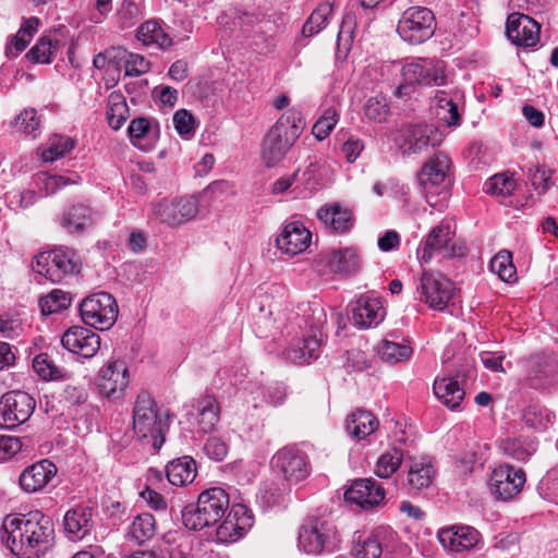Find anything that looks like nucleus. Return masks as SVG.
I'll use <instances>...</instances> for the list:
<instances>
[{
    "label": "nucleus",
    "instance_id": "obj_27",
    "mask_svg": "<svg viewBox=\"0 0 558 558\" xmlns=\"http://www.w3.org/2000/svg\"><path fill=\"white\" fill-rule=\"evenodd\" d=\"M312 233L299 221L287 223L276 239L277 247L289 256L303 253L311 244Z\"/></svg>",
    "mask_w": 558,
    "mask_h": 558
},
{
    "label": "nucleus",
    "instance_id": "obj_57",
    "mask_svg": "<svg viewBox=\"0 0 558 558\" xmlns=\"http://www.w3.org/2000/svg\"><path fill=\"white\" fill-rule=\"evenodd\" d=\"M34 182L43 196L54 194L62 186L76 183L75 180H71L63 175L48 174L47 172L38 173L35 177Z\"/></svg>",
    "mask_w": 558,
    "mask_h": 558
},
{
    "label": "nucleus",
    "instance_id": "obj_18",
    "mask_svg": "<svg viewBox=\"0 0 558 558\" xmlns=\"http://www.w3.org/2000/svg\"><path fill=\"white\" fill-rule=\"evenodd\" d=\"M253 525V517L243 505H234L223 515L216 529L215 541L221 544L234 543Z\"/></svg>",
    "mask_w": 558,
    "mask_h": 558
},
{
    "label": "nucleus",
    "instance_id": "obj_14",
    "mask_svg": "<svg viewBox=\"0 0 558 558\" xmlns=\"http://www.w3.org/2000/svg\"><path fill=\"white\" fill-rule=\"evenodd\" d=\"M129 383V368L122 360H110L98 372L97 388L99 393L107 399L122 398Z\"/></svg>",
    "mask_w": 558,
    "mask_h": 558
},
{
    "label": "nucleus",
    "instance_id": "obj_7",
    "mask_svg": "<svg viewBox=\"0 0 558 558\" xmlns=\"http://www.w3.org/2000/svg\"><path fill=\"white\" fill-rule=\"evenodd\" d=\"M33 269L51 282H60L65 277L80 271V262L74 251L61 246L50 252L39 253Z\"/></svg>",
    "mask_w": 558,
    "mask_h": 558
},
{
    "label": "nucleus",
    "instance_id": "obj_13",
    "mask_svg": "<svg viewBox=\"0 0 558 558\" xmlns=\"http://www.w3.org/2000/svg\"><path fill=\"white\" fill-rule=\"evenodd\" d=\"M271 465L289 485H295L306 480L311 473L308 457L294 446H287L278 450L271 459Z\"/></svg>",
    "mask_w": 558,
    "mask_h": 558
},
{
    "label": "nucleus",
    "instance_id": "obj_29",
    "mask_svg": "<svg viewBox=\"0 0 558 558\" xmlns=\"http://www.w3.org/2000/svg\"><path fill=\"white\" fill-rule=\"evenodd\" d=\"M94 508L87 505H77L64 514L63 523L68 537L81 541L87 536L94 526Z\"/></svg>",
    "mask_w": 558,
    "mask_h": 558
},
{
    "label": "nucleus",
    "instance_id": "obj_50",
    "mask_svg": "<svg viewBox=\"0 0 558 558\" xmlns=\"http://www.w3.org/2000/svg\"><path fill=\"white\" fill-rule=\"evenodd\" d=\"M75 146V142L63 135H53L47 142V147L41 150V158L46 162H52L64 157Z\"/></svg>",
    "mask_w": 558,
    "mask_h": 558
},
{
    "label": "nucleus",
    "instance_id": "obj_47",
    "mask_svg": "<svg viewBox=\"0 0 558 558\" xmlns=\"http://www.w3.org/2000/svg\"><path fill=\"white\" fill-rule=\"evenodd\" d=\"M144 12V0H123L116 13L117 23L120 28L125 29L134 26Z\"/></svg>",
    "mask_w": 558,
    "mask_h": 558
},
{
    "label": "nucleus",
    "instance_id": "obj_42",
    "mask_svg": "<svg viewBox=\"0 0 558 558\" xmlns=\"http://www.w3.org/2000/svg\"><path fill=\"white\" fill-rule=\"evenodd\" d=\"M332 14V2L324 1L319 3L317 8L311 13L308 19L305 21L302 28V34L306 37H311L318 34L328 25Z\"/></svg>",
    "mask_w": 558,
    "mask_h": 558
},
{
    "label": "nucleus",
    "instance_id": "obj_11",
    "mask_svg": "<svg viewBox=\"0 0 558 558\" xmlns=\"http://www.w3.org/2000/svg\"><path fill=\"white\" fill-rule=\"evenodd\" d=\"M336 529L328 522L317 518L310 519L300 529L298 546L311 555H320L333 548Z\"/></svg>",
    "mask_w": 558,
    "mask_h": 558
},
{
    "label": "nucleus",
    "instance_id": "obj_48",
    "mask_svg": "<svg viewBox=\"0 0 558 558\" xmlns=\"http://www.w3.org/2000/svg\"><path fill=\"white\" fill-rule=\"evenodd\" d=\"M156 520L153 514L148 512L136 515L128 532V536L137 543H143L155 535Z\"/></svg>",
    "mask_w": 558,
    "mask_h": 558
},
{
    "label": "nucleus",
    "instance_id": "obj_32",
    "mask_svg": "<svg viewBox=\"0 0 558 558\" xmlns=\"http://www.w3.org/2000/svg\"><path fill=\"white\" fill-rule=\"evenodd\" d=\"M317 218L327 229L337 233H343L353 226L352 211L336 203L322 207Z\"/></svg>",
    "mask_w": 558,
    "mask_h": 558
},
{
    "label": "nucleus",
    "instance_id": "obj_45",
    "mask_svg": "<svg viewBox=\"0 0 558 558\" xmlns=\"http://www.w3.org/2000/svg\"><path fill=\"white\" fill-rule=\"evenodd\" d=\"M522 420L529 428L543 432L554 424L555 414L546 407L531 404L523 410Z\"/></svg>",
    "mask_w": 558,
    "mask_h": 558
},
{
    "label": "nucleus",
    "instance_id": "obj_43",
    "mask_svg": "<svg viewBox=\"0 0 558 558\" xmlns=\"http://www.w3.org/2000/svg\"><path fill=\"white\" fill-rule=\"evenodd\" d=\"M198 428L202 433L211 432L219 422L220 408L213 396L203 397L197 403Z\"/></svg>",
    "mask_w": 558,
    "mask_h": 558
},
{
    "label": "nucleus",
    "instance_id": "obj_35",
    "mask_svg": "<svg viewBox=\"0 0 558 558\" xmlns=\"http://www.w3.org/2000/svg\"><path fill=\"white\" fill-rule=\"evenodd\" d=\"M378 425V420L373 415V413L363 409H357L348 416L345 428L352 438L363 440L375 433Z\"/></svg>",
    "mask_w": 558,
    "mask_h": 558
},
{
    "label": "nucleus",
    "instance_id": "obj_38",
    "mask_svg": "<svg viewBox=\"0 0 558 558\" xmlns=\"http://www.w3.org/2000/svg\"><path fill=\"white\" fill-rule=\"evenodd\" d=\"M538 442L532 437H507L499 442V449L504 454L524 462L537 450Z\"/></svg>",
    "mask_w": 558,
    "mask_h": 558
},
{
    "label": "nucleus",
    "instance_id": "obj_46",
    "mask_svg": "<svg viewBox=\"0 0 558 558\" xmlns=\"http://www.w3.org/2000/svg\"><path fill=\"white\" fill-rule=\"evenodd\" d=\"M412 348L408 343L383 340L377 349L380 360L389 365H396L410 360Z\"/></svg>",
    "mask_w": 558,
    "mask_h": 558
},
{
    "label": "nucleus",
    "instance_id": "obj_53",
    "mask_svg": "<svg viewBox=\"0 0 558 558\" xmlns=\"http://www.w3.org/2000/svg\"><path fill=\"white\" fill-rule=\"evenodd\" d=\"M515 189L517 182L509 172L495 174L485 183L487 193L501 198L512 195Z\"/></svg>",
    "mask_w": 558,
    "mask_h": 558
},
{
    "label": "nucleus",
    "instance_id": "obj_21",
    "mask_svg": "<svg viewBox=\"0 0 558 558\" xmlns=\"http://www.w3.org/2000/svg\"><path fill=\"white\" fill-rule=\"evenodd\" d=\"M385 496L384 487L374 478L355 480L344 493L345 501L364 510L380 506Z\"/></svg>",
    "mask_w": 558,
    "mask_h": 558
},
{
    "label": "nucleus",
    "instance_id": "obj_19",
    "mask_svg": "<svg viewBox=\"0 0 558 558\" xmlns=\"http://www.w3.org/2000/svg\"><path fill=\"white\" fill-rule=\"evenodd\" d=\"M454 232L448 221H441L426 236L424 243L417 248V258L421 263L427 264L432 260L435 252H442L446 256H454L456 248L452 244Z\"/></svg>",
    "mask_w": 558,
    "mask_h": 558
},
{
    "label": "nucleus",
    "instance_id": "obj_44",
    "mask_svg": "<svg viewBox=\"0 0 558 558\" xmlns=\"http://www.w3.org/2000/svg\"><path fill=\"white\" fill-rule=\"evenodd\" d=\"M322 344L320 337L316 332L303 339L302 343L287 350V357L298 364L310 363L318 356Z\"/></svg>",
    "mask_w": 558,
    "mask_h": 558
},
{
    "label": "nucleus",
    "instance_id": "obj_54",
    "mask_svg": "<svg viewBox=\"0 0 558 558\" xmlns=\"http://www.w3.org/2000/svg\"><path fill=\"white\" fill-rule=\"evenodd\" d=\"M33 369L43 380H58L65 377V371L54 364L47 353H40L33 360Z\"/></svg>",
    "mask_w": 558,
    "mask_h": 558
},
{
    "label": "nucleus",
    "instance_id": "obj_51",
    "mask_svg": "<svg viewBox=\"0 0 558 558\" xmlns=\"http://www.w3.org/2000/svg\"><path fill=\"white\" fill-rule=\"evenodd\" d=\"M58 49V40H52L50 36L43 35L36 45L27 52L26 57L33 63L48 64L52 61V56Z\"/></svg>",
    "mask_w": 558,
    "mask_h": 558
},
{
    "label": "nucleus",
    "instance_id": "obj_63",
    "mask_svg": "<svg viewBox=\"0 0 558 558\" xmlns=\"http://www.w3.org/2000/svg\"><path fill=\"white\" fill-rule=\"evenodd\" d=\"M22 439L15 436L0 435V463L7 462L22 451Z\"/></svg>",
    "mask_w": 558,
    "mask_h": 558
},
{
    "label": "nucleus",
    "instance_id": "obj_34",
    "mask_svg": "<svg viewBox=\"0 0 558 558\" xmlns=\"http://www.w3.org/2000/svg\"><path fill=\"white\" fill-rule=\"evenodd\" d=\"M433 389L437 399L450 410L458 409L465 396L464 388L456 377H437Z\"/></svg>",
    "mask_w": 558,
    "mask_h": 558
},
{
    "label": "nucleus",
    "instance_id": "obj_10",
    "mask_svg": "<svg viewBox=\"0 0 558 558\" xmlns=\"http://www.w3.org/2000/svg\"><path fill=\"white\" fill-rule=\"evenodd\" d=\"M449 168V157L438 151L428 158L417 172V182L423 190L426 202L432 207H436V202L433 199L435 195H447L445 181L448 177Z\"/></svg>",
    "mask_w": 558,
    "mask_h": 558
},
{
    "label": "nucleus",
    "instance_id": "obj_8",
    "mask_svg": "<svg viewBox=\"0 0 558 558\" xmlns=\"http://www.w3.org/2000/svg\"><path fill=\"white\" fill-rule=\"evenodd\" d=\"M436 25L432 10L424 7H412L402 13L397 32L404 41L418 45L434 35Z\"/></svg>",
    "mask_w": 558,
    "mask_h": 558
},
{
    "label": "nucleus",
    "instance_id": "obj_9",
    "mask_svg": "<svg viewBox=\"0 0 558 558\" xmlns=\"http://www.w3.org/2000/svg\"><path fill=\"white\" fill-rule=\"evenodd\" d=\"M442 141V132L433 124L408 125L395 138L397 149L402 156L423 154L428 148L439 146Z\"/></svg>",
    "mask_w": 558,
    "mask_h": 558
},
{
    "label": "nucleus",
    "instance_id": "obj_30",
    "mask_svg": "<svg viewBox=\"0 0 558 558\" xmlns=\"http://www.w3.org/2000/svg\"><path fill=\"white\" fill-rule=\"evenodd\" d=\"M385 317V308L378 298L361 295L352 307V320L359 328L377 326Z\"/></svg>",
    "mask_w": 558,
    "mask_h": 558
},
{
    "label": "nucleus",
    "instance_id": "obj_58",
    "mask_svg": "<svg viewBox=\"0 0 558 558\" xmlns=\"http://www.w3.org/2000/svg\"><path fill=\"white\" fill-rule=\"evenodd\" d=\"M339 110L335 107H329L324 110L319 119L314 123L312 133L318 140L323 141L329 136L339 121Z\"/></svg>",
    "mask_w": 558,
    "mask_h": 558
},
{
    "label": "nucleus",
    "instance_id": "obj_15",
    "mask_svg": "<svg viewBox=\"0 0 558 558\" xmlns=\"http://www.w3.org/2000/svg\"><path fill=\"white\" fill-rule=\"evenodd\" d=\"M384 0H360V5L354 10H348L342 19V23L338 33V47L343 45L349 50L353 43L355 33L359 27L366 28L375 16L374 10Z\"/></svg>",
    "mask_w": 558,
    "mask_h": 558
},
{
    "label": "nucleus",
    "instance_id": "obj_2",
    "mask_svg": "<svg viewBox=\"0 0 558 558\" xmlns=\"http://www.w3.org/2000/svg\"><path fill=\"white\" fill-rule=\"evenodd\" d=\"M133 429L140 439L159 450L168 430V416L160 413L157 403L147 391L137 395L133 408Z\"/></svg>",
    "mask_w": 558,
    "mask_h": 558
},
{
    "label": "nucleus",
    "instance_id": "obj_3",
    "mask_svg": "<svg viewBox=\"0 0 558 558\" xmlns=\"http://www.w3.org/2000/svg\"><path fill=\"white\" fill-rule=\"evenodd\" d=\"M230 506L229 495L221 487H213L199 494L195 507H186L182 512L184 525L194 531L213 526L220 522Z\"/></svg>",
    "mask_w": 558,
    "mask_h": 558
},
{
    "label": "nucleus",
    "instance_id": "obj_28",
    "mask_svg": "<svg viewBox=\"0 0 558 558\" xmlns=\"http://www.w3.org/2000/svg\"><path fill=\"white\" fill-rule=\"evenodd\" d=\"M57 466L47 459H43L23 470L19 476L22 490L28 494L41 492L56 476Z\"/></svg>",
    "mask_w": 558,
    "mask_h": 558
},
{
    "label": "nucleus",
    "instance_id": "obj_41",
    "mask_svg": "<svg viewBox=\"0 0 558 558\" xmlns=\"http://www.w3.org/2000/svg\"><path fill=\"white\" fill-rule=\"evenodd\" d=\"M39 26V19L32 16L25 20L17 31V33L11 38L10 43L5 48V54L8 57H16L21 53L26 46L31 43L33 36L37 33Z\"/></svg>",
    "mask_w": 558,
    "mask_h": 558
},
{
    "label": "nucleus",
    "instance_id": "obj_23",
    "mask_svg": "<svg viewBox=\"0 0 558 558\" xmlns=\"http://www.w3.org/2000/svg\"><path fill=\"white\" fill-rule=\"evenodd\" d=\"M305 128V120L302 112L296 108L288 109L269 130L271 137L281 145L287 154L301 136Z\"/></svg>",
    "mask_w": 558,
    "mask_h": 558
},
{
    "label": "nucleus",
    "instance_id": "obj_31",
    "mask_svg": "<svg viewBox=\"0 0 558 558\" xmlns=\"http://www.w3.org/2000/svg\"><path fill=\"white\" fill-rule=\"evenodd\" d=\"M391 534L390 529L378 526L369 534L357 536L354 541L351 555L354 558H379L385 546L384 542Z\"/></svg>",
    "mask_w": 558,
    "mask_h": 558
},
{
    "label": "nucleus",
    "instance_id": "obj_1",
    "mask_svg": "<svg viewBox=\"0 0 558 558\" xmlns=\"http://www.w3.org/2000/svg\"><path fill=\"white\" fill-rule=\"evenodd\" d=\"M2 529V542L19 558H38L53 535L51 519L40 511L7 515Z\"/></svg>",
    "mask_w": 558,
    "mask_h": 558
},
{
    "label": "nucleus",
    "instance_id": "obj_60",
    "mask_svg": "<svg viewBox=\"0 0 558 558\" xmlns=\"http://www.w3.org/2000/svg\"><path fill=\"white\" fill-rule=\"evenodd\" d=\"M15 126L20 132L35 138L40 126L36 110L33 108L23 110L15 120Z\"/></svg>",
    "mask_w": 558,
    "mask_h": 558
},
{
    "label": "nucleus",
    "instance_id": "obj_4",
    "mask_svg": "<svg viewBox=\"0 0 558 558\" xmlns=\"http://www.w3.org/2000/svg\"><path fill=\"white\" fill-rule=\"evenodd\" d=\"M454 283L438 271L423 269L417 279V300L429 308L442 312L456 294Z\"/></svg>",
    "mask_w": 558,
    "mask_h": 558
},
{
    "label": "nucleus",
    "instance_id": "obj_26",
    "mask_svg": "<svg viewBox=\"0 0 558 558\" xmlns=\"http://www.w3.org/2000/svg\"><path fill=\"white\" fill-rule=\"evenodd\" d=\"M438 539L442 547L451 553H463L473 549L480 542V533L469 525H454L441 529Z\"/></svg>",
    "mask_w": 558,
    "mask_h": 558
},
{
    "label": "nucleus",
    "instance_id": "obj_49",
    "mask_svg": "<svg viewBox=\"0 0 558 558\" xmlns=\"http://www.w3.org/2000/svg\"><path fill=\"white\" fill-rule=\"evenodd\" d=\"M490 270L505 282L517 281V268L513 265L510 251L501 250L498 252L490 260Z\"/></svg>",
    "mask_w": 558,
    "mask_h": 558
},
{
    "label": "nucleus",
    "instance_id": "obj_17",
    "mask_svg": "<svg viewBox=\"0 0 558 558\" xmlns=\"http://www.w3.org/2000/svg\"><path fill=\"white\" fill-rule=\"evenodd\" d=\"M524 385L538 390H547L558 386V363L554 360L534 355L524 363Z\"/></svg>",
    "mask_w": 558,
    "mask_h": 558
},
{
    "label": "nucleus",
    "instance_id": "obj_52",
    "mask_svg": "<svg viewBox=\"0 0 558 558\" xmlns=\"http://www.w3.org/2000/svg\"><path fill=\"white\" fill-rule=\"evenodd\" d=\"M129 117V108L122 95L111 94L108 99L107 120L111 129L119 130Z\"/></svg>",
    "mask_w": 558,
    "mask_h": 558
},
{
    "label": "nucleus",
    "instance_id": "obj_20",
    "mask_svg": "<svg viewBox=\"0 0 558 558\" xmlns=\"http://www.w3.org/2000/svg\"><path fill=\"white\" fill-rule=\"evenodd\" d=\"M62 347L83 359H92L100 349L98 333L87 327L73 326L61 337Z\"/></svg>",
    "mask_w": 558,
    "mask_h": 558
},
{
    "label": "nucleus",
    "instance_id": "obj_22",
    "mask_svg": "<svg viewBox=\"0 0 558 558\" xmlns=\"http://www.w3.org/2000/svg\"><path fill=\"white\" fill-rule=\"evenodd\" d=\"M305 128V120L302 112L296 108L288 109L269 130L271 137L281 145L287 154L301 136Z\"/></svg>",
    "mask_w": 558,
    "mask_h": 558
},
{
    "label": "nucleus",
    "instance_id": "obj_12",
    "mask_svg": "<svg viewBox=\"0 0 558 558\" xmlns=\"http://www.w3.org/2000/svg\"><path fill=\"white\" fill-rule=\"evenodd\" d=\"M35 399L24 391H10L0 398V428L14 429L29 420Z\"/></svg>",
    "mask_w": 558,
    "mask_h": 558
},
{
    "label": "nucleus",
    "instance_id": "obj_59",
    "mask_svg": "<svg viewBox=\"0 0 558 558\" xmlns=\"http://www.w3.org/2000/svg\"><path fill=\"white\" fill-rule=\"evenodd\" d=\"M363 111L365 118L374 123L385 122L390 114L388 101L381 96L368 98L364 105Z\"/></svg>",
    "mask_w": 558,
    "mask_h": 558
},
{
    "label": "nucleus",
    "instance_id": "obj_37",
    "mask_svg": "<svg viewBox=\"0 0 558 558\" xmlns=\"http://www.w3.org/2000/svg\"><path fill=\"white\" fill-rule=\"evenodd\" d=\"M166 475L173 486H185L196 476V463L189 456L174 459L167 464Z\"/></svg>",
    "mask_w": 558,
    "mask_h": 558
},
{
    "label": "nucleus",
    "instance_id": "obj_56",
    "mask_svg": "<svg viewBox=\"0 0 558 558\" xmlns=\"http://www.w3.org/2000/svg\"><path fill=\"white\" fill-rule=\"evenodd\" d=\"M71 305V296L69 293L54 289L46 296L39 300V306L43 315H51L60 313Z\"/></svg>",
    "mask_w": 558,
    "mask_h": 558
},
{
    "label": "nucleus",
    "instance_id": "obj_61",
    "mask_svg": "<svg viewBox=\"0 0 558 558\" xmlns=\"http://www.w3.org/2000/svg\"><path fill=\"white\" fill-rule=\"evenodd\" d=\"M286 153L281 149V145L271 137V133L268 131L262 147L263 161L267 167H274L280 162Z\"/></svg>",
    "mask_w": 558,
    "mask_h": 558
},
{
    "label": "nucleus",
    "instance_id": "obj_25",
    "mask_svg": "<svg viewBox=\"0 0 558 558\" xmlns=\"http://www.w3.org/2000/svg\"><path fill=\"white\" fill-rule=\"evenodd\" d=\"M539 24L532 17L512 13L508 16L506 24V33L508 38L521 47H534L539 41Z\"/></svg>",
    "mask_w": 558,
    "mask_h": 558
},
{
    "label": "nucleus",
    "instance_id": "obj_6",
    "mask_svg": "<svg viewBox=\"0 0 558 558\" xmlns=\"http://www.w3.org/2000/svg\"><path fill=\"white\" fill-rule=\"evenodd\" d=\"M118 314L117 300L107 292L93 293L84 298L80 304L83 323L97 330H109L117 322Z\"/></svg>",
    "mask_w": 558,
    "mask_h": 558
},
{
    "label": "nucleus",
    "instance_id": "obj_36",
    "mask_svg": "<svg viewBox=\"0 0 558 558\" xmlns=\"http://www.w3.org/2000/svg\"><path fill=\"white\" fill-rule=\"evenodd\" d=\"M435 469L427 458L412 459L408 470V486L411 490H422L430 486Z\"/></svg>",
    "mask_w": 558,
    "mask_h": 558
},
{
    "label": "nucleus",
    "instance_id": "obj_24",
    "mask_svg": "<svg viewBox=\"0 0 558 558\" xmlns=\"http://www.w3.org/2000/svg\"><path fill=\"white\" fill-rule=\"evenodd\" d=\"M198 213L195 197H181L174 201H162L154 209L156 218L169 226H177L193 219Z\"/></svg>",
    "mask_w": 558,
    "mask_h": 558
},
{
    "label": "nucleus",
    "instance_id": "obj_55",
    "mask_svg": "<svg viewBox=\"0 0 558 558\" xmlns=\"http://www.w3.org/2000/svg\"><path fill=\"white\" fill-rule=\"evenodd\" d=\"M402 461L403 451L392 448L380 454L375 466V474L380 478H389L400 468Z\"/></svg>",
    "mask_w": 558,
    "mask_h": 558
},
{
    "label": "nucleus",
    "instance_id": "obj_62",
    "mask_svg": "<svg viewBox=\"0 0 558 558\" xmlns=\"http://www.w3.org/2000/svg\"><path fill=\"white\" fill-rule=\"evenodd\" d=\"M173 125L179 135L183 138H191L195 134V119L186 109L178 110L173 116Z\"/></svg>",
    "mask_w": 558,
    "mask_h": 558
},
{
    "label": "nucleus",
    "instance_id": "obj_16",
    "mask_svg": "<svg viewBox=\"0 0 558 558\" xmlns=\"http://www.w3.org/2000/svg\"><path fill=\"white\" fill-rule=\"evenodd\" d=\"M525 481V472L522 469L502 464L493 470L489 489L497 499L507 501L522 490Z\"/></svg>",
    "mask_w": 558,
    "mask_h": 558
},
{
    "label": "nucleus",
    "instance_id": "obj_5",
    "mask_svg": "<svg viewBox=\"0 0 558 558\" xmlns=\"http://www.w3.org/2000/svg\"><path fill=\"white\" fill-rule=\"evenodd\" d=\"M401 75L403 84H400L395 95L403 97L409 95L413 85L442 86L446 84L445 63L439 60L420 59L402 65Z\"/></svg>",
    "mask_w": 558,
    "mask_h": 558
},
{
    "label": "nucleus",
    "instance_id": "obj_64",
    "mask_svg": "<svg viewBox=\"0 0 558 558\" xmlns=\"http://www.w3.org/2000/svg\"><path fill=\"white\" fill-rule=\"evenodd\" d=\"M150 62L137 53H129L124 61V73L128 76H140L147 73Z\"/></svg>",
    "mask_w": 558,
    "mask_h": 558
},
{
    "label": "nucleus",
    "instance_id": "obj_40",
    "mask_svg": "<svg viewBox=\"0 0 558 558\" xmlns=\"http://www.w3.org/2000/svg\"><path fill=\"white\" fill-rule=\"evenodd\" d=\"M137 38L146 46H157L167 49L172 45V38L157 21H146L137 29Z\"/></svg>",
    "mask_w": 558,
    "mask_h": 558
},
{
    "label": "nucleus",
    "instance_id": "obj_39",
    "mask_svg": "<svg viewBox=\"0 0 558 558\" xmlns=\"http://www.w3.org/2000/svg\"><path fill=\"white\" fill-rule=\"evenodd\" d=\"M60 225L69 233H80L92 225L90 209L85 205L69 208L61 217Z\"/></svg>",
    "mask_w": 558,
    "mask_h": 558
},
{
    "label": "nucleus",
    "instance_id": "obj_33",
    "mask_svg": "<svg viewBox=\"0 0 558 558\" xmlns=\"http://www.w3.org/2000/svg\"><path fill=\"white\" fill-rule=\"evenodd\" d=\"M330 270L336 274L352 275L360 269V256L354 247L335 248L325 255Z\"/></svg>",
    "mask_w": 558,
    "mask_h": 558
}]
</instances>
